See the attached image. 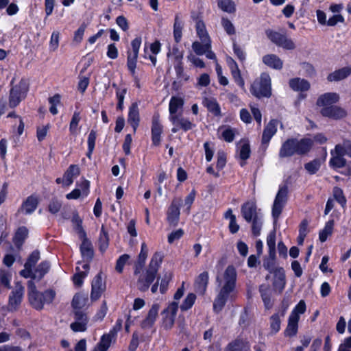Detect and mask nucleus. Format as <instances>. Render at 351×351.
I'll return each instance as SVG.
<instances>
[{
  "label": "nucleus",
  "mask_w": 351,
  "mask_h": 351,
  "mask_svg": "<svg viewBox=\"0 0 351 351\" xmlns=\"http://www.w3.org/2000/svg\"><path fill=\"white\" fill-rule=\"evenodd\" d=\"M232 49L234 55L241 62H244L246 59V53L244 50L234 40L233 41Z\"/></svg>",
  "instance_id": "e2e57ef3"
},
{
  "label": "nucleus",
  "mask_w": 351,
  "mask_h": 351,
  "mask_svg": "<svg viewBox=\"0 0 351 351\" xmlns=\"http://www.w3.org/2000/svg\"><path fill=\"white\" fill-rule=\"evenodd\" d=\"M163 132L164 126L161 123L160 114L155 112L152 116L151 125V140L153 146L160 145Z\"/></svg>",
  "instance_id": "1a4fd4ad"
},
{
  "label": "nucleus",
  "mask_w": 351,
  "mask_h": 351,
  "mask_svg": "<svg viewBox=\"0 0 351 351\" xmlns=\"http://www.w3.org/2000/svg\"><path fill=\"white\" fill-rule=\"evenodd\" d=\"M127 121L132 127L133 132L136 133L141 121L138 104L136 101L132 103L129 106Z\"/></svg>",
  "instance_id": "4468645a"
},
{
  "label": "nucleus",
  "mask_w": 351,
  "mask_h": 351,
  "mask_svg": "<svg viewBox=\"0 0 351 351\" xmlns=\"http://www.w3.org/2000/svg\"><path fill=\"white\" fill-rule=\"evenodd\" d=\"M334 199L344 208L346 206L347 200L343 190L339 186H335L332 189Z\"/></svg>",
  "instance_id": "a18cd8bd"
},
{
  "label": "nucleus",
  "mask_w": 351,
  "mask_h": 351,
  "mask_svg": "<svg viewBox=\"0 0 351 351\" xmlns=\"http://www.w3.org/2000/svg\"><path fill=\"white\" fill-rule=\"evenodd\" d=\"M87 69V66L82 69L79 75V82L77 84V90L82 93H84L90 83V73L88 76L82 75V73Z\"/></svg>",
  "instance_id": "37998d69"
},
{
  "label": "nucleus",
  "mask_w": 351,
  "mask_h": 351,
  "mask_svg": "<svg viewBox=\"0 0 351 351\" xmlns=\"http://www.w3.org/2000/svg\"><path fill=\"white\" fill-rule=\"evenodd\" d=\"M335 221L333 219L328 220L324 226V228L319 231V239L321 242H325L328 237L332 233Z\"/></svg>",
  "instance_id": "58836bf2"
},
{
  "label": "nucleus",
  "mask_w": 351,
  "mask_h": 351,
  "mask_svg": "<svg viewBox=\"0 0 351 351\" xmlns=\"http://www.w3.org/2000/svg\"><path fill=\"white\" fill-rule=\"evenodd\" d=\"M263 62L268 67L280 70L283 67V61L276 54H266L262 58Z\"/></svg>",
  "instance_id": "393cba45"
},
{
  "label": "nucleus",
  "mask_w": 351,
  "mask_h": 351,
  "mask_svg": "<svg viewBox=\"0 0 351 351\" xmlns=\"http://www.w3.org/2000/svg\"><path fill=\"white\" fill-rule=\"evenodd\" d=\"M113 338L105 333L101 335L99 341L95 346L93 351H108L112 343Z\"/></svg>",
  "instance_id": "e433bc0d"
},
{
  "label": "nucleus",
  "mask_w": 351,
  "mask_h": 351,
  "mask_svg": "<svg viewBox=\"0 0 351 351\" xmlns=\"http://www.w3.org/2000/svg\"><path fill=\"white\" fill-rule=\"evenodd\" d=\"M88 298L82 293H77L73 298L71 306L74 310H81L86 304Z\"/></svg>",
  "instance_id": "79ce46f5"
},
{
  "label": "nucleus",
  "mask_w": 351,
  "mask_h": 351,
  "mask_svg": "<svg viewBox=\"0 0 351 351\" xmlns=\"http://www.w3.org/2000/svg\"><path fill=\"white\" fill-rule=\"evenodd\" d=\"M23 295L24 287L22 285L17 287L10 292L8 303V311L14 312L19 308L23 299Z\"/></svg>",
  "instance_id": "9d476101"
},
{
  "label": "nucleus",
  "mask_w": 351,
  "mask_h": 351,
  "mask_svg": "<svg viewBox=\"0 0 351 351\" xmlns=\"http://www.w3.org/2000/svg\"><path fill=\"white\" fill-rule=\"evenodd\" d=\"M339 101V95L337 93H326L319 96L316 104L319 107H328Z\"/></svg>",
  "instance_id": "6ab92c4d"
},
{
  "label": "nucleus",
  "mask_w": 351,
  "mask_h": 351,
  "mask_svg": "<svg viewBox=\"0 0 351 351\" xmlns=\"http://www.w3.org/2000/svg\"><path fill=\"white\" fill-rule=\"evenodd\" d=\"M40 259L38 250H34L27 257L24 269L19 271V275L24 278H30L27 282V298L30 306L36 311H41L45 304H50L56 298V291L48 289L43 292L37 290L34 280L36 275L33 270Z\"/></svg>",
  "instance_id": "f257e3e1"
},
{
  "label": "nucleus",
  "mask_w": 351,
  "mask_h": 351,
  "mask_svg": "<svg viewBox=\"0 0 351 351\" xmlns=\"http://www.w3.org/2000/svg\"><path fill=\"white\" fill-rule=\"evenodd\" d=\"M306 310V305L305 301L301 300L295 306L293 309L292 310L290 316H297L300 317V315L304 314Z\"/></svg>",
  "instance_id": "680f3d73"
},
{
  "label": "nucleus",
  "mask_w": 351,
  "mask_h": 351,
  "mask_svg": "<svg viewBox=\"0 0 351 351\" xmlns=\"http://www.w3.org/2000/svg\"><path fill=\"white\" fill-rule=\"evenodd\" d=\"M281 315L280 313H275L269 317V334L274 335L280 330Z\"/></svg>",
  "instance_id": "c9c22d12"
},
{
  "label": "nucleus",
  "mask_w": 351,
  "mask_h": 351,
  "mask_svg": "<svg viewBox=\"0 0 351 351\" xmlns=\"http://www.w3.org/2000/svg\"><path fill=\"white\" fill-rule=\"evenodd\" d=\"M173 274L171 272H166L160 281V292L164 294L167 292L169 287V284L172 280Z\"/></svg>",
  "instance_id": "603ef678"
},
{
  "label": "nucleus",
  "mask_w": 351,
  "mask_h": 351,
  "mask_svg": "<svg viewBox=\"0 0 351 351\" xmlns=\"http://www.w3.org/2000/svg\"><path fill=\"white\" fill-rule=\"evenodd\" d=\"M251 94L258 99L270 98L272 95L271 79L267 72L261 73L260 77L254 80L251 84Z\"/></svg>",
  "instance_id": "423d86ee"
},
{
  "label": "nucleus",
  "mask_w": 351,
  "mask_h": 351,
  "mask_svg": "<svg viewBox=\"0 0 351 351\" xmlns=\"http://www.w3.org/2000/svg\"><path fill=\"white\" fill-rule=\"evenodd\" d=\"M277 119H271L269 123L265 126L261 138L262 145H268L271 138L277 132Z\"/></svg>",
  "instance_id": "a211bd4d"
},
{
  "label": "nucleus",
  "mask_w": 351,
  "mask_h": 351,
  "mask_svg": "<svg viewBox=\"0 0 351 351\" xmlns=\"http://www.w3.org/2000/svg\"><path fill=\"white\" fill-rule=\"evenodd\" d=\"M174 69L178 79L187 81L189 76L184 73L183 62L174 63Z\"/></svg>",
  "instance_id": "052dcab7"
},
{
  "label": "nucleus",
  "mask_w": 351,
  "mask_h": 351,
  "mask_svg": "<svg viewBox=\"0 0 351 351\" xmlns=\"http://www.w3.org/2000/svg\"><path fill=\"white\" fill-rule=\"evenodd\" d=\"M80 174V169L77 165H70L64 173V186H69L73 183L74 178Z\"/></svg>",
  "instance_id": "b1692460"
},
{
  "label": "nucleus",
  "mask_w": 351,
  "mask_h": 351,
  "mask_svg": "<svg viewBox=\"0 0 351 351\" xmlns=\"http://www.w3.org/2000/svg\"><path fill=\"white\" fill-rule=\"evenodd\" d=\"M211 43L212 41H195L192 43V49L197 55L202 56L211 49Z\"/></svg>",
  "instance_id": "f704fd0d"
},
{
  "label": "nucleus",
  "mask_w": 351,
  "mask_h": 351,
  "mask_svg": "<svg viewBox=\"0 0 351 351\" xmlns=\"http://www.w3.org/2000/svg\"><path fill=\"white\" fill-rule=\"evenodd\" d=\"M288 187L286 185L280 186L279 190L276 195L275 200L280 202L286 203L287 200Z\"/></svg>",
  "instance_id": "0e129e2a"
},
{
  "label": "nucleus",
  "mask_w": 351,
  "mask_h": 351,
  "mask_svg": "<svg viewBox=\"0 0 351 351\" xmlns=\"http://www.w3.org/2000/svg\"><path fill=\"white\" fill-rule=\"evenodd\" d=\"M202 104L213 116L217 117L222 116L221 107L215 98L204 97Z\"/></svg>",
  "instance_id": "5701e85b"
},
{
  "label": "nucleus",
  "mask_w": 351,
  "mask_h": 351,
  "mask_svg": "<svg viewBox=\"0 0 351 351\" xmlns=\"http://www.w3.org/2000/svg\"><path fill=\"white\" fill-rule=\"evenodd\" d=\"M250 348L249 342L238 337L234 340L228 343L224 351H249Z\"/></svg>",
  "instance_id": "4be33fe9"
},
{
  "label": "nucleus",
  "mask_w": 351,
  "mask_h": 351,
  "mask_svg": "<svg viewBox=\"0 0 351 351\" xmlns=\"http://www.w3.org/2000/svg\"><path fill=\"white\" fill-rule=\"evenodd\" d=\"M38 204V197L36 195L32 194L23 202L18 210V213H22L25 215H31L36 210Z\"/></svg>",
  "instance_id": "dca6fc26"
},
{
  "label": "nucleus",
  "mask_w": 351,
  "mask_h": 351,
  "mask_svg": "<svg viewBox=\"0 0 351 351\" xmlns=\"http://www.w3.org/2000/svg\"><path fill=\"white\" fill-rule=\"evenodd\" d=\"M97 138V131L91 130L88 134L87 138V152L86 156L88 159L92 158V155L95 147V142Z\"/></svg>",
  "instance_id": "4c0bfd02"
},
{
  "label": "nucleus",
  "mask_w": 351,
  "mask_h": 351,
  "mask_svg": "<svg viewBox=\"0 0 351 351\" xmlns=\"http://www.w3.org/2000/svg\"><path fill=\"white\" fill-rule=\"evenodd\" d=\"M209 275L208 272L204 271L199 274L195 278L194 287L195 291L199 295H204L206 291L208 285Z\"/></svg>",
  "instance_id": "aec40b11"
},
{
  "label": "nucleus",
  "mask_w": 351,
  "mask_h": 351,
  "mask_svg": "<svg viewBox=\"0 0 351 351\" xmlns=\"http://www.w3.org/2000/svg\"><path fill=\"white\" fill-rule=\"evenodd\" d=\"M130 258V256L128 254L121 255L116 261L115 270L119 274H122L124 267Z\"/></svg>",
  "instance_id": "864d4df0"
},
{
  "label": "nucleus",
  "mask_w": 351,
  "mask_h": 351,
  "mask_svg": "<svg viewBox=\"0 0 351 351\" xmlns=\"http://www.w3.org/2000/svg\"><path fill=\"white\" fill-rule=\"evenodd\" d=\"M285 204V203L280 202L279 201L274 199L271 209V215L275 221L278 220L280 215H281Z\"/></svg>",
  "instance_id": "13d9d810"
},
{
  "label": "nucleus",
  "mask_w": 351,
  "mask_h": 351,
  "mask_svg": "<svg viewBox=\"0 0 351 351\" xmlns=\"http://www.w3.org/2000/svg\"><path fill=\"white\" fill-rule=\"evenodd\" d=\"M274 280L273 285L276 289L282 291L285 289L286 285V277L285 270L282 267L275 269L274 271Z\"/></svg>",
  "instance_id": "c85d7f7f"
},
{
  "label": "nucleus",
  "mask_w": 351,
  "mask_h": 351,
  "mask_svg": "<svg viewBox=\"0 0 351 351\" xmlns=\"http://www.w3.org/2000/svg\"><path fill=\"white\" fill-rule=\"evenodd\" d=\"M321 167V162L319 158H315L313 160L304 164V169L311 175L315 174Z\"/></svg>",
  "instance_id": "09e8293b"
},
{
  "label": "nucleus",
  "mask_w": 351,
  "mask_h": 351,
  "mask_svg": "<svg viewBox=\"0 0 351 351\" xmlns=\"http://www.w3.org/2000/svg\"><path fill=\"white\" fill-rule=\"evenodd\" d=\"M351 75V67L345 66L339 69L335 70L327 76L329 82H338L346 79Z\"/></svg>",
  "instance_id": "a878e982"
},
{
  "label": "nucleus",
  "mask_w": 351,
  "mask_h": 351,
  "mask_svg": "<svg viewBox=\"0 0 351 351\" xmlns=\"http://www.w3.org/2000/svg\"><path fill=\"white\" fill-rule=\"evenodd\" d=\"M241 214L247 223H251L253 236H259L263 226V215L256 202L252 200L245 202L241 206Z\"/></svg>",
  "instance_id": "39448f33"
},
{
  "label": "nucleus",
  "mask_w": 351,
  "mask_h": 351,
  "mask_svg": "<svg viewBox=\"0 0 351 351\" xmlns=\"http://www.w3.org/2000/svg\"><path fill=\"white\" fill-rule=\"evenodd\" d=\"M289 84L290 88L294 91H307L311 88L309 82L305 79L300 77H294L289 80Z\"/></svg>",
  "instance_id": "bb28decb"
},
{
  "label": "nucleus",
  "mask_w": 351,
  "mask_h": 351,
  "mask_svg": "<svg viewBox=\"0 0 351 351\" xmlns=\"http://www.w3.org/2000/svg\"><path fill=\"white\" fill-rule=\"evenodd\" d=\"M110 238L104 225H101L98 239L99 250L104 253L109 246Z\"/></svg>",
  "instance_id": "2f4dec72"
},
{
  "label": "nucleus",
  "mask_w": 351,
  "mask_h": 351,
  "mask_svg": "<svg viewBox=\"0 0 351 351\" xmlns=\"http://www.w3.org/2000/svg\"><path fill=\"white\" fill-rule=\"evenodd\" d=\"M300 317L290 316L288 318V324L284 331V335L287 337H295L298 332V322Z\"/></svg>",
  "instance_id": "cd10ccee"
},
{
  "label": "nucleus",
  "mask_w": 351,
  "mask_h": 351,
  "mask_svg": "<svg viewBox=\"0 0 351 351\" xmlns=\"http://www.w3.org/2000/svg\"><path fill=\"white\" fill-rule=\"evenodd\" d=\"M50 263L48 261H41L38 266L33 270L34 273L36 274V278L34 280L36 282L40 281L45 276L49 271L50 270Z\"/></svg>",
  "instance_id": "473e14b6"
},
{
  "label": "nucleus",
  "mask_w": 351,
  "mask_h": 351,
  "mask_svg": "<svg viewBox=\"0 0 351 351\" xmlns=\"http://www.w3.org/2000/svg\"><path fill=\"white\" fill-rule=\"evenodd\" d=\"M86 27V24L84 22L74 32L73 40L75 42H76L77 43H80L82 42Z\"/></svg>",
  "instance_id": "69168bd1"
},
{
  "label": "nucleus",
  "mask_w": 351,
  "mask_h": 351,
  "mask_svg": "<svg viewBox=\"0 0 351 351\" xmlns=\"http://www.w3.org/2000/svg\"><path fill=\"white\" fill-rule=\"evenodd\" d=\"M251 154V149H250V145L249 142L244 143L240 149L239 151V158H241L243 162H240V165L241 167H243L246 162H245L246 160H247L250 157Z\"/></svg>",
  "instance_id": "c03bdc74"
},
{
  "label": "nucleus",
  "mask_w": 351,
  "mask_h": 351,
  "mask_svg": "<svg viewBox=\"0 0 351 351\" xmlns=\"http://www.w3.org/2000/svg\"><path fill=\"white\" fill-rule=\"evenodd\" d=\"M196 298L197 297L195 293H189L186 295V297L185 298V299L184 300L182 303L181 304V305L180 306V310L182 312H184V311H186L189 310L190 308H191L195 302Z\"/></svg>",
  "instance_id": "49530a36"
},
{
  "label": "nucleus",
  "mask_w": 351,
  "mask_h": 351,
  "mask_svg": "<svg viewBox=\"0 0 351 351\" xmlns=\"http://www.w3.org/2000/svg\"><path fill=\"white\" fill-rule=\"evenodd\" d=\"M196 194L197 192L195 189H193L184 199V206H186L184 211L186 214H189L191 212V206L195 201Z\"/></svg>",
  "instance_id": "4d7b16f0"
},
{
  "label": "nucleus",
  "mask_w": 351,
  "mask_h": 351,
  "mask_svg": "<svg viewBox=\"0 0 351 351\" xmlns=\"http://www.w3.org/2000/svg\"><path fill=\"white\" fill-rule=\"evenodd\" d=\"M313 147L312 138L304 137L300 139L297 138H288L281 145L278 156L280 158H290L294 155H307Z\"/></svg>",
  "instance_id": "7ed1b4c3"
},
{
  "label": "nucleus",
  "mask_w": 351,
  "mask_h": 351,
  "mask_svg": "<svg viewBox=\"0 0 351 351\" xmlns=\"http://www.w3.org/2000/svg\"><path fill=\"white\" fill-rule=\"evenodd\" d=\"M164 255L161 252H156L148 265L147 268L145 270L144 274L141 275L137 280L138 289L141 292L148 291L150 285L157 278V280L151 287V291L156 293L158 291L159 286V280L160 276H158L159 268L163 261Z\"/></svg>",
  "instance_id": "f03ea898"
},
{
  "label": "nucleus",
  "mask_w": 351,
  "mask_h": 351,
  "mask_svg": "<svg viewBox=\"0 0 351 351\" xmlns=\"http://www.w3.org/2000/svg\"><path fill=\"white\" fill-rule=\"evenodd\" d=\"M80 251L84 261L90 263L94 256V249L90 242L81 243Z\"/></svg>",
  "instance_id": "c756f323"
},
{
  "label": "nucleus",
  "mask_w": 351,
  "mask_h": 351,
  "mask_svg": "<svg viewBox=\"0 0 351 351\" xmlns=\"http://www.w3.org/2000/svg\"><path fill=\"white\" fill-rule=\"evenodd\" d=\"M171 121L175 125L171 130L173 133L177 132L179 129L182 130L184 132H187L195 127V125L188 119L179 117L177 115L172 116Z\"/></svg>",
  "instance_id": "f3484780"
},
{
  "label": "nucleus",
  "mask_w": 351,
  "mask_h": 351,
  "mask_svg": "<svg viewBox=\"0 0 351 351\" xmlns=\"http://www.w3.org/2000/svg\"><path fill=\"white\" fill-rule=\"evenodd\" d=\"M29 235V230L26 226H19L15 231L12 242L18 250H21Z\"/></svg>",
  "instance_id": "412c9836"
},
{
  "label": "nucleus",
  "mask_w": 351,
  "mask_h": 351,
  "mask_svg": "<svg viewBox=\"0 0 351 351\" xmlns=\"http://www.w3.org/2000/svg\"><path fill=\"white\" fill-rule=\"evenodd\" d=\"M184 234V230L182 228H179L176 230L172 231L169 234L167 237V241L169 244H172L175 241L180 239Z\"/></svg>",
  "instance_id": "774afa93"
},
{
  "label": "nucleus",
  "mask_w": 351,
  "mask_h": 351,
  "mask_svg": "<svg viewBox=\"0 0 351 351\" xmlns=\"http://www.w3.org/2000/svg\"><path fill=\"white\" fill-rule=\"evenodd\" d=\"M332 157L329 161L330 167L333 169H338L346 167L347 161L344 157L334 156L333 151H330Z\"/></svg>",
  "instance_id": "ea45409f"
},
{
  "label": "nucleus",
  "mask_w": 351,
  "mask_h": 351,
  "mask_svg": "<svg viewBox=\"0 0 351 351\" xmlns=\"http://www.w3.org/2000/svg\"><path fill=\"white\" fill-rule=\"evenodd\" d=\"M180 201L173 199L167 211V221L171 227H176L178 225L180 215Z\"/></svg>",
  "instance_id": "f8f14e48"
},
{
  "label": "nucleus",
  "mask_w": 351,
  "mask_h": 351,
  "mask_svg": "<svg viewBox=\"0 0 351 351\" xmlns=\"http://www.w3.org/2000/svg\"><path fill=\"white\" fill-rule=\"evenodd\" d=\"M301 66L304 71L306 77H312L316 74V71L313 65L309 62H304L301 63Z\"/></svg>",
  "instance_id": "338daca9"
},
{
  "label": "nucleus",
  "mask_w": 351,
  "mask_h": 351,
  "mask_svg": "<svg viewBox=\"0 0 351 351\" xmlns=\"http://www.w3.org/2000/svg\"><path fill=\"white\" fill-rule=\"evenodd\" d=\"M106 290V285L102 282L101 273H98L91 283L90 299L92 301L97 300Z\"/></svg>",
  "instance_id": "2eb2a0df"
},
{
  "label": "nucleus",
  "mask_w": 351,
  "mask_h": 351,
  "mask_svg": "<svg viewBox=\"0 0 351 351\" xmlns=\"http://www.w3.org/2000/svg\"><path fill=\"white\" fill-rule=\"evenodd\" d=\"M191 19L195 23L196 34L199 40L201 41H211L201 13L192 12Z\"/></svg>",
  "instance_id": "9b49d317"
},
{
  "label": "nucleus",
  "mask_w": 351,
  "mask_h": 351,
  "mask_svg": "<svg viewBox=\"0 0 351 351\" xmlns=\"http://www.w3.org/2000/svg\"><path fill=\"white\" fill-rule=\"evenodd\" d=\"M217 5L222 11L228 14L236 12L235 3L232 0H217Z\"/></svg>",
  "instance_id": "a19ab883"
},
{
  "label": "nucleus",
  "mask_w": 351,
  "mask_h": 351,
  "mask_svg": "<svg viewBox=\"0 0 351 351\" xmlns=\"http://www.w3.org/2000/svg\"><path fill=\"white\" fill-rule=\"evenodd\" d=\"M80 120V112L75 110L69 123V132L71 134H77V126Z\"/></svg>",
  "instance_id": "8fccbe9b"
},
{
  "label": "nucleus",
  "mask_w": 351,
  "mask_h": 351,
  "mask_svg": "<svg viewBox=\"0 0 351 351\" xmlns=\"http://www.w3.org/2000/svg\"><path fill=\"white\" fill-rule=\"evenodd\" d=\"M221 25L228 35L232 36L236 34V29L234 25L227 17H221Z\"/></svg>",
  "instance_id": "3c124183"
},
{
  "label": "nucleus",
  "mask_w": 351,
  "mask_h": 351,
  "mask_svg": "<svg viewBox=\"0 0 351 351\" xmlns=\"http://www.w3.org/2000/svg\"><path fill=\"white\" fill-rule=\"evenodd\" d=\"M204 149L205 152L206 160L207 162H210L215 152V143L211 141H206L204 143Z\"/></svg>",
  "instance_id": "6e6d98bb"
},
{
  "label": "nucleus",
  "mask_w": 351,
  "mask_h": 351,
  "mask_svg": "<svg viewBox=\"0 0 351 351\" xmlns=\"http://www.w3.org/2000/svg\"><path fill=\"white\" fill-rule=\"evenodd\" d=\"M170 54L173 56L174 63L182 62L184 51L180 50L177 45H173L171 51L169 49L167 56H169Z\"/></svg>",
  "instance_id": "bf43d9fd"
},
{
  "label": "nucleus",
  "mask_w": 351,
  "mask_h": 351,
  "mask_svg": "<svg viewBox=\"0 0 351 351\" xmlns=\"http://www.w3.org/2000/svg\"><path fill=\"white\" fill-rule=\"evenodd\" d=\"M320 114L324 117L334 120L341 119L346 117L347 112L343 108L332 105L328 107L322 108Z\"/></svg>",
  "instance_id": "ddd939ff"
},
{
  "label": "nucleus",
  "mask_w": 351,
  "mask_h": 351,
  "mask_svg": "<svg viewBox=\"0 0 351 351\" xmlns=\"http://www.w3.org/2000/svg\"><path fill=\"white\" fill-rule=\"evenodd\" d=\"M184 104V101L183 98L178 96H172L169 104L170 115L171 117L174 116L173 114H176L179 109L183 108Z\"/></svg>",
  "instance_id": "72a5a7b5"
},
{
  "label": "nucleus",
  "mask_w": 351,
  "mask_h": 351,
  "mask_svg": "<svg viewBox=\"0 0 351 351\" xmlns=\"http://www.w3.org/2000/svg\"><path fill=\"white\" fill-rule=\"evenodd\" d=\"M259 292L265 308L270 309L273 306L270 294L268 293L267 289H263V285H261L259 287Z\"/></svg>",
  "instance_id": "5fc2aeb1"
},
{
  "label": "nucleus",
  "mask_w": 351,
  "mask_h": 351,
  "mask_svg": "<svg viewBox=\"0 0 351 351\" xmlns=\"http://www.w3.org/2000/svg\"><path fill=\"white\" fill-rule=\"evenodd\" d=\"M62 206V201L58 199L57 197H53L51 198L48 204L47 210L51 214L56 215L60 211Z\"/></svg>",
  "instance_id": "de8ad7c7"
},
{
  "label": "nucleus",
  "mask_w": 351,
  "mask_h": 351,
  "mask_svg": "<svg viewBox=\"0 0 351 351\" xmlns=\"http://www.w3.org/2000/svg\"><path fill=\"white\" fill-rule=\"evenodd\" d=\"M265 34L271 43L284 49L293 50L296 47L293 40L290 38H287L285 34H280L270 29L265 31Z\"/></svg>",
  "instance_id": "6e6552de"
},
{
  "label": "nucleus",
  "mask_w": 351,
  "mask_h": 351,
  "mask_svg": "<svg viewBox=\"0 0 351 351\" xmlns=\"http://www.w3.org/2000/svg\"><path fill=\"white\" fill-rule=\"evenodd\" d=\"M183 27L184 23L180 19V14L178 13L176 14L174 18L173 31L174 40L177 44L182 40Z\"/></svg>",
  "instance_id": "7c9ffc66"
},
{
  "label": "nucleus",
  "mask_w": 351,
  "mask_h": 351,
  "mask_svg": "<svg viewBox=\"0 0 351 351\" xmlns=\"http://www.w3.org/2000/svg\"><path fill=\"white\" fill-rule=\"evenodd\" d=\"M14 80L10 82L9 91L8 105L10 108H16L27 95L29 90V84L25 78H21L18 84H13Z\"/></svg>",
  "instance_id": "0eeeda50"
},
{
  "label": "nucleus",
  "mask_w": 351,
  "mask_h": 351,
  "mask_svg": "<svg viewBox=\"0 0 351 351\" xmlns=\"http://www.w3.org/2000/svg\"><path fill=\"white\" fill-rule=\"evenodd\" d=\"M237 271L233 265H228L224 271L225 284L221 289L213 304V308L216 311H220L226 305L229 295L236 287Z\"/></svg>",
  "instance_id": "20e7f679"
}]
</instances>
